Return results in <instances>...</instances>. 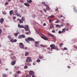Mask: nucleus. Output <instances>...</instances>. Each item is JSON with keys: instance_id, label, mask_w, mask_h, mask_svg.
Here are the masks:
<instances>
[{"instance_id": "obj_1", "label": "nucleus", "mask_w": 77, "mask_h": 77, "mask_svg": "<svg viewBox=\"0 0 77 77\" xmlns=\"http://www.w3.org/2000/svg\"><path fill=\"white\" fill-rule=\"evenodd\" d=\"M27 39H26L25 41L27 43H30V42L29 41H35V40L32 38L28 37L27 38Z\"/></svg>"}, {"instance_id": "obj_2", "label": "nucleus", "mask_w": 77, "mask_h": 77, "mask_svg": "<svg viewBox=\"0 0 77 77\" xmlns=\"http://www.w3.org/2000/svg\"><path fill=\"white\" fill-rule=\"evenodd\" d=\"M29 25H25V27L24 28L26 32H27V31H29V30H30V29H29Z\"/></svg>"}, {"instance_id": "obj_3", "label": "nucleus", "mask_w": 77, "mask_h": 77, "mask_svg": "<svg viewBox=\"0 0 77 77\" xmlns=\"http://www.w3.org/2000/svg\"><path fill=\"white\" fill-rule=\"evenodd\" d=\"M19 45L20 46V48H22V49H23V48H24V45L23 43H20L19 44Z\"/></svg>"}, {"instance_id": "obj_4", "label": "nucleus", "mask_w": 77, "mask_h": 77, "mask_svg": "<svg viewBox=\"0 0 77 77\" xmlns=\"http://www.w3.org/2000/svg\"><path fill=\"white\" fill-rule=\"evenodd\" d=\"M26 62H32V59L30 57H28L26 60Z\"/></svg>"}, {"instance_id": "obj_5", "label": "nucleus", "mask_w": 77, "mask_h": 77, "mask_svg": "<svg viewBox=\"0 0 77 77\" xmlns=\"http://www.w3.org/2000/svg\"><path fill=\"white\" fill-rule=\"evenodd\" d=\"M18 38L19 39H21V38H26V36L24 35H19Z\"/></svg>"}, {"instance_id": "obj_6", "label": "nucleus", "mask_w": 77, "mask_h": 77, "mask_svg": "<svg viewBox=\"0 0 77 77\" xmlns=\"http://www.w3.org/2000/svg\"><path fill=\"white\" fill-rule=\"evenodd\" d=\"M47 35L48 36H50V37L53 38H55V36H54V35H53V34H50V33H48Z\"/></svg>"}, {"instance_id": "obj_7", "label": "nucleus", "mask_w": 77, "mask_h": 77, "mask_svg": "<svg viewBox=\"0 0 77 77\" xmlns=\"http://www.w3.org/2000/svg\"><path fill=\"white\" fill-rule=\"evenodd\" d=\"M29 75H34V74H35V72H33V71L32 70H30L29 72Z\"/></svg>"}, {"instance_id": "obj_8", "label": "nucleus", "mask_w": 77, "mask_h": 77, "mask_svg": "<svg viewBox=\"0 0 77 77\" xmlns=\"http://www.w3.org/2000/svg\"><path fill=\"white\" fill-rule=\"evenodd\" d=\"M50 47H51V49L54 50L55 47V45L54 44H51Z\"/></svg>"}, {"instance_id": "obj_9", "label": "nucleus", "mask_w": 77, "mask_h": 77, "mask_svg": "<svg viewBox=\"0 0 77 77\" xmlns=\"http://www.w3.org/2000/svg\"><path fill=\"white\" fill-rule=\"evenodd\" d=\"M35 46L36 47H39V45L38 44V41L37 42H35Z\"/></svg>"}, {"instance_id": "obj_10", "label": "nucleus", "mask_w": 77, "mask_h": 77, "mask_svg": "<svg viewBox=\"0 0 77 77\" xmlns=\"http://www.w3.org/2000/svg\"><path fill=\"white\" fill-rule=\"evenodd\" d=\"M18 27L19 28H24V26L23 25H21L19 24H18Z\"/></svg>"}, {"instance_id": "obj_11", "label": "nucleus", "mask_w": 77, "mask_h": 77, "mask_svg": "<svg viewBox=\"0 0 77 77\" xmlns=\"http://www.w3.org/2000/svg\"><path fill=\"white\" fill-rule=\"evenodd\" d=\"M24 5L25 6H27V7H30V5L28 4V3H24Z\"/></svg>"}, {"instance_id": "obj_12", "label": "nucleus", "mask_w": 77, "mask_h": 77, "mask_svg": "<svg viewBox=\"0 0 77 77\" xmlns=\"http://www.w3.org/2000/svg\"><path fill=\"white\" fill-rule=\"evenodd\" d=\"M4 21V19L3 18H1L0 19V23H3Z\"/></svg>"}, {"instance_id": "obj_13", "label": "nucleus", "mask_w": 77, "mask_h": 77, "mask_svg": "<svg viewBox=\"0 0 77 77\" xmlns=\"http://www.w3.org/2000/svg\"><path fill=\"white\" fill-rule=\"evenodd\" d=\"M42 39H44L45 40H46V41H47L48 40V38L46 37L42 36Z\"/></svg>"}, {"instance_id": "obj_14", "label": "nucleus", "mask_w": 77, "mask_h": 77, "mask_svg": "<svg viewBox=\"0 0 77 77\" xmlns=\"http://www.w3.org/2000/svg\"><path fill=\"white\" fill-rule=\"evenodd\" d=\"M13 12L14 11L13 10H11L10 11L9 14L10 15H12L13 14Z\"/></svg>"}, {"instance_id": "obj_15", "label": "nucleus", "mask_w": 77, "mask_h": 77, "mask_svg": "<svg viewBox=\"0 0 77 77\" xmlns=\"http://www.w3.org/2000/svg\"><path fill=\"white\" fill-rule=\"evenodd\" d=\"M42 3L43 5L45 6H48V5L45 4V3L44 2H42Z\"/></svg>"}, {"instance_id": "obj_16", "label": "nucleus", "mask_w": 77, "mask_h": 77, "mask_svg": "<svg viewBox=\"0 0 77 77\" xmlns=\"http://www.w3.org/2000/svg\"><path fill=\"white\" fill-rule=\"evenodd\" d=\"M11 60H14V59H16V57L14 56L13 57H11Z\"/></svg>"}, {"instance_id": "obj_17", "label": "nucleus", "mask_w": 77, "mask_h": 77, "mask_svg": "<svg viewBox=\"0 0 77 77\" xmlns=\"http://www.w3.org/2000/svg\"><path fill=\"white\" fill-rule=\"evenodd\" d=\"M15 63H16V62H15V61H12L11 63V65H15Z\"/></svg>"}, {"instance_id": "obj_18", "label": "nucleus", "mask_w": 77, "mask_h": 77, "mask_svg": "<svg viewBox=\"0 0 77 77\" xmlns=\"http://www.w3.org/2000/svg\"><path fill=\"white\" fill-rule=\"evenodd\" d=\"M27 2L28 3H31L32 2V0H27Z\"/></svg>"}, {"instance_id": "obj_19", "label": "nucleus", "mask_w": 77, "mask_h": 77, "mask_svg": "<svg viewBox=\"0 0 77 77\" xmlns=\"http://www.w3.org/2000/svg\"><path fill=\"white\" fill-rule=\"evenodd\" d=\"M54 27V26L53 25V24L51 23V27H50V29H51L52 28H53Z\"/></svg>"}, {"instance_id": "obj_20", "label": "nucleus", "mask_w": 77, "mask_h": 77, "mask_svg": "<svg viewBox=\"0 0 77 77\" xmlns=\"http://www.w3.org/2000/svg\"><path fill=\"white\" fill-rule=\"evenodd\" d=\"M46 10H48L49 11H50V8L48 7V6H46Z\"/></svg>"}, {"instance_id": "obj_21", "label": "nucleus", "mask_w": 77, "mask_h": 77, "mask_svg": "<svg viewBox=\"0 0 77 77\" xmlns=\"http://www.w3.org/2000/svg\"><path fill=\"white\" fill-rule=\"evenodd\" d=\"M21 20L23 21H25V17H22Z\"/></svg>"}, {"instance_id": "obj_22", "label": "nucleus", "mask_w": 77, "mask_h": 77, "mask_svg": "<svg viewBox=\"0 0 77 77\" xmlns=\"http://www.w3.org/2000/svg\"><path fill=\"white\" fill-rule=\"evenodd\" d=\"M29 53L28 52H26L25 54V56H27L28 55H29Z\"/></svg>"}, {"instance_id": "obj_23", "label": "nucleus", "mask_w": 77, "mask_h": 77, "mask_svg": "<svg viewBox=\"0 0 77 77\" xmlns=\"http://www.w3.org/2000/svg\"><path fill=\"white\" fill-rule=\"evenodd\" d=\"M49 18H54V16L53 15H52L50 16Z\"/></svg>"}, {"instance_id": "obj_24", "label": "nucleus", "mask_w": 77, "mask_h": 77, "mask_svg": "<svg viewBox=\"0 0 77 77\" xmlns=\"http://www.w3.org/2000/svg\"><path fill=\"white\" fill-rule=\"evenodd\" d=\"M3 77H6V74H3L2 75Z\"/></svg>"}, {"instance_id": "obj_25", "label": "nucleus", "mask_w": 77, "mask_h": 77, "mask_svg": "<svg viewBox=\"0 0 77 77\" xmlns=\"http://www.w3.org/2000/svg\"><path fill=\"white\" fill-rule=\"evenodd\" d=\"M14 12L15 14V15H17V10H15L14 11Z\"/></svg>"}, {"instance_id": "obj_26", "label": "nucleus", "mask_w": 77, "mask_h": 77, "mask_svg": "<svg viewBox=\"0 0 77 77\" xmlns=\"http://www.w3.org/2000/svg\"><path fill=\"white\" fill-rule=\"evenodd\" d=\"M17 73V74H21V71L20 70L17 71L16 72Z\"/></svg>"}, {"instance_id": "obj_27", "label": "nucleus", "mask_w": 77, "mask_h": 77, "mask_svg": "<svg viewBox=\"0 0 77 77\" xmlns=\"http://www.w3.org/2000/svg\"><path fill=\"white\" fill-rule=\"evenodd\" d=\"M14 68L15 69H18V66H15Z\"/></svg>"}, {"instance_id": "obj_28", "label": "nucleus", "mask_w": 77, "mask_h": 77, "mask_svg": "<svg viewBox=\"0 0 77 77\" xmlns=\"http://www.w3.org/2000/svg\"><path fill=\"white\" fill-rule=\"evenodd\" d=\"M65 31H66L65 29V28L63 29H62V32H65Z\"/></svg>"}, {"instance_id": "obj_29", "label": "nucleus", "mask_w": 77, "mask_h": 77, "mask_svg": "<svg viewBox=\"0 0 77 77\" xmlns=\"http://www.w3.org/2000/svg\"><path fill=\"white\" fill-rule=\"evenodd\" d=\"M19 23H23V21H22V20H21L20 19Z\"/></svg>"}, {"instance_id": "obj_30", "label": "nucleus", "mask_w": 77, "mask_h": 77, "mask_svg": "<svg viewBox=\"0 0 77 77\" xmlns=\"http://www.w3.org/2000/svg\"><path fill=\"white\" fill-rule=\"evenodd\" d=\"M26 65H28V66H31V64L28 63L26 64Z\"/></svg>"}, {"instance_id": "obj_31", "label": "nucleus", "mask_w": 77, "mask_h": 77, "mask_svg": "<svg viewBox=\"0 0 77 77\" xmlns=\"http://www.w3.org/2000/svg\"><path fill=\"white\" fill-rule=\"evenodd\" d=\"M8 4L9 3H8L7 2H6L5 4V6H7V5H8Z\"/></svg>"}, {"instance_id": "obj_32", "label": "nucleus", "mask_w": 77, "mask_h": 77, "mask_svg": "<svg viewBox=\"0 0 77 77\" xmlns=\"http://www.w3.org/2000/svg\"><path fill=\"white\" fill-rule=\"evenodd\" d=\"M36 62L38 63H39V62H41V60L39 59H38L37 60Z\"/></svg>"}, {"instance_id": "obj_33", "label": "nucleus", "mask_w": 77, "mask_h": 77, "mask_svg": "<svg viewBox=\"0 0 77 77\" xmlns=\"http://www.w3.org/2000/svg\"><path fill=\"white\" fill-rule=\"evenodd\" d=\"M3 14H4V15H6V13L5 12V11H4L3 12H2Z\"/></svg>"}, {"instance_id": "obj_34", "label": "nucleus", "mask_w": 77, "mask_h": 77, "mask_svg": "<svg viewBox=\"0 0 77 77\" xmlns=\"http://www.w3.org/2000/svg\"><path fill=\"white\" fill-rule=\"evenodd\" d=\"M54 49L58 51L59 50V49H58V48H57V47H56L55 48H54Z\"/></svg>"}, {"instance_id": "obj_35", "label": "nucleus", "mask_w": 77, "mask_h": 77, "mask_svg": "<svg viewBox=\"0 0 77 77\" xmlns=\"http://www.w3.org/2000/svg\"><path fill=\"white\" fill-rule=\"evenodd\" d=\"M11 42H14V39L12 38L11 39Z\"/></svg>"}, {"instance_id": "obj_36", "label": "nucleus", "mask_w": 77, "mask_h": 77, "mask_svg": "<svg viewBox=\"0 0 77 77\" xmlns=\"http://www.w3.org/2000/svg\"><path fill=\"white\" fill-rule=\"evenodd\" d=\"M62 33V31H58V33H59V34H61V33Z\"/></svg>"}, {"instance_id": "obj_37", "label": "nucleus", "mask_w": 77, "mask_h": 77, "mask_svg": "<svg viewBox=\"0 0 77 77\" xmlns=\"http://www.w3.org/2000/svg\"><path fill=\"white\" fill-rule=\"evenodd\" d=\"M59 21H60L58 20H57V21H55V23H59Z\"/></svg>"}, {"instance_id": "obj_38", "label": "nucleus", "mask_w": 77, "mask_h": 77, "mask_svg": "<svg viewBox=\"0 0 77 77\" xmlns=\"http://www.w3.org/2000/svg\"><path fill=\"white\" fill-rule=\"evenodd\" d=\"M39 58L40 59H43V58H44V57H43V56L39 57Z\"/></svg>"}, {"instance_id": "obj_39", "label": "nucleus", "mask_w": 77, "mask_h": 77, "mask_svg": "<svg viewBox=\"0 0 77 77\" xmlns=\"http://www.w3.org/2000/svg\"><path fill=\"white\" fill-rule=\"evenodd\" d=\"M28 68V66H25L24 67V69H27Z\"/></svg>"}, {"instance_id": "obj_40", "label": "nucleus", "mask_w": 77, "mask_h": 77, "mask_svg": "<svg viewBox=\"0 0 77 77\" xmlns=\"http://www.w3.org/2000/svg\"><path fill=\"white\" fill-rule=\"evenodd\" d=\"M17 17H22L21 15H20L19 14H17Z\"/></svg>"}, {"instance_id": "obj_41", "label": "nucleus", "mask_w": 77, "mask_h": 77, "mask_svg": "<svg viewBox=\"0 0 77 77\" xmlns=\"http://www.w3.org/2000/svg\"><path fill=\"white\" fill-rule=\"evenodd\" d=\"M14 35L15 36H18V33H15L14 34Z\"/></svg>"}, {"instance_id": "obj_42", "label": "nucleus", "mask_w": 77, "mask_h": 77, "mask_svg": "<svg viewBox=\"0 0 77 77\" xmlns=\"http://www.w3.org/2000/svg\"><path fill=\"white\" fill-rule=\"evenodd\" d=\"M8 38L9 39H11V36L9 35L8 36Z\"/></svg>"}, {"instance_id": "obj_43", "label": "nucleus", "mask_w": 77, "mask_h": 77, "mask_svg": "<svg viewBox=\"0 0 77 77\" xmlns=\"http://www.w3.org/2000/svg\"><path fill=\"white\" fill-rule=\"evenodd\" d=\"M66 24L68 26H70V24H69V23H66Z\"/></svg>"}, {"instance_id": "obj_44", "label": "nucleus", "mask_w": 77, "mask_h": 77, "mask_svg": "<svg viewBox=\"0 0 77 77\" xmlns=\"http://www.w3.org/2000/svg\"><path fill=\"white\" fill-rule=\"evenodd\" d=\"M62 45H63V43H61L60 44V47H62Z\"/></svg>"}, {"instance_id": "obj_45", "label": "nucleus", "mask_w": 77, "mask_h": 77, "mask_svg": "<svg viewBox=\"0 0 77 77\" xmlns=\"http://www.w3.org/2000/svg\"><path fill=\"white\" fill-rule=\"evenodd\" d=\"M17 40L16 39H15L14 40V42H17Z\"/></svg>"}, {"instance_id": "obj_46", "label": "nucleus", "mask_w": 77, "mask_h": 77, "mask_svg": "<svg viewBox=\"0 0 77 77\" xmlns=\"http://www.w3.org/2000/svg\"><path fill=\"white\" fill-rule=\"evenodd\" d=\"M49 21L50 23H51V22L52 21V20H51V19H50L49 20Z\"/></svg>"}, {"instance_id": "obj_47", "label": "nucleus", "mask_w": 77, "mask_h": 77, "mask_svg": "<svg viewBox=\"0 0 77 77\" xmlns=\"http://www.w3.org/2000/svg\"><path fill=\"white\" fill-rule=\"evenodd\" d=\"M43 11H44L45 12H47V11L46 10V9H43Z\"/></svg>"}, {"instance_id": "obj_48", "label": "nucleus", "mask_w": 77, "mask_h": 77, "mask_svg": "<svg viewBox=\"0 0 77 77\" xmlns=\"http://www.w3.org/2000/svg\"><path fill=\"white\" fill-rule=\"evenodd\" d=\"M0 33H2V30L1 29H0Z\"/></svg>"}, {"instance_id": "obj_49", "label": "nucleus", "mask_w": 77, "mask_h": 77, "mask_svg": "<svg viewBox=\"0 0 77 77\" xmlns=\"http://www.w3.org/2000/svg\"><path fill=\"white\" fill-rule=\"evenodd\" d=\"M63 49L64 50H67V49L66 47H64Z\"/></svg>"}, {"instance_id": "obj_50", "label": "nucleus", "mask_w": 77, "mask_h": 77, "mask_svg": "<svg viewBox=\"0 0 77 77\" xmlns=\"http://www.w3.org/2000/svg\"><path fill=\"white\" fill-rule=\"evenodd\" d=\"M74 11L75 12H77V10L75 9V8H74Z\"/></svg>"}, {"instance_id": "obj_51", "label": "nucleus", "mask_w": 77, "mask_h": 77, "mask_svg": "<svg viewBox=\"0 0 77 77\" xmlns=\"http://www.w3.org/2000/svg\"><path fill=\"white\" fill-rule=\"evenodd\" d=\"M14 76L15 77H17L18 76V75H17V74H16L14 75Z\"/></svg>"}, {"instance_id": "obj_52", "label": "nucleus", "mask_w": 77, "mask_h": 77, "mask_svg": "<svg viewBox=\"0 0 77 77\" xmlns=\"http://www.w3.org/2000/svg\"><path fill=\"white\" fill-rule=\"evenodd\" d=\"M40 46L44 48V46L42 45H41Z\"/></svg>"}, {"instance_id": "obj_53", "label": "nucleus", "mask_w": 77, "mask_h": 77, "mask_svg": "<svg viewBox=\"0 0 77 77\" xmlns=\"http://www.w3.org/2000/svg\"><path fill=\"white\" fill-rule=\"evenodd\" d=\"M26 35H29V32H26Z\"/></svg>"}, {"instance_id": "obj_54", "label": "nucleus", "mask_w": 77, "mask_h": 77, "mask_svg": "<svg viewBox=\"0 0 77 77\" xmlns=\"http://www.w3.org/2000/svg\"><path fill=\"white\" fill-rule=\"evenodd\" d=\"M15 19H16L15 17L14 16L13 17V19L14 20H15Z\"/></svg>"}, {"instance_id": "obj_55", "label": "nucleus", "mask_w": 77, "mask_h": 77, "mask_svg": "<svg viewBox=\"0 0 77 77\" xmlns=\"http://www.w3.org/2000/svg\"><path fill=\"white\" fill-rule=\"evenodd\" d=\"M52 33H55V31H54V30H53L52 31Z\"/></svg>"}, {"instance_id": "obj_56", "label": "nucleus", "mask_w": 77, "mask_h": 77, "mask_svg": "<svg viewBox=\"0 0 77 77\" xmlns=\"http://www.w3.org/2000/svg\"><path fill=\"white\" fill-rule=\"evenodd\" d=\"M32 17L33 18H35V15H32Z\"/></svg>"}, {"instance_id": "obj_57", "label": "nucleus", "mask_w": 77, "mask_h": 77, "mask_svg": "<svg viewBox=\"0 0 77 77\" xmlns=\"http://www.w3.org/2000/svg\"><path fill=\"white\" fill-rule=\"evenodd\" d=\"M26 77H30V76H29V75H26Z\"/></svg>"}, {"instance_id": "obj_58", "label": "nucleus", "mask_w": 77, "mask_h": 77, "mask_svg": "<svg viewBox=\"0 0 77 77\" xmlns=\"http://www.w3.org/2000/svg\"><path fill=\"white\" fill-rule=\"evenodd\" d=\"M59 25L57 24L56 25V27H59Z\"/></svg>"}, {"instance_id": "obj_59", "label": "nucleus", "mask_w": 77, "mask_h": 77, "mask_svg": "<svg viewBox=\"0 0 77 77\" xmlns=\"http://www.w3.org/2000/svg\"><path fill=\"white\" fill-rule=\"evenodd\" d=\"M46 26V23H44L43 24V26Z\"/></svg>"}, {"instance_id": "obj_60", "label": "nucleus", "mask_w": 77, "mask_h": 77, "mask_svg": "<svg viewBox=\"0 0 77 77\" xmlns=\"http://www.w3.org/2000/svg\"><path fill=\"white\" fill-rule=\"evenodd\" d=\"M58 11V8H57L56 9H55V11Z\"/></svg>"}, {"instance_id": "obj_61", "label": "nucleus", "mask_w": 77, "mask_h": 77, "mask_svg": "<svg viewBox=\"0 0 77 77\" xmlns=\"http://www.w3.org/2000/svg\"><path fill=\"white\" fill-rule=\"evenodd\" d=\"M11 56H14V54H13V53H11Z\"/></svg>"}, {"instance_id": "obj_62", "label": "nucleus", "mask_w": 77, "mask_h": 77, "mask_svg": "<svg viewBox=\"0 0 77 77\" xmlns=\"http://www.w3.org/2000/svg\"><path fill=\"white\" fill-rule=\"evenodd\" d=\"M33 65H36V63H33Z\"/></svg>"}, {"instance_id": "obj_63", "label": "nucleus", "mask_w": 77, "mask_h": 77, "mask_svg": "<svg viewBox=\"0 0 77 77\" xmlns=\"http://www.w3.org/2000/svg\"><path fill=\"white\" fill-rule=\"evenodd\" d=\"M20 19L18 18L17 19V21H20Z\"/></svg>"}, {"instance_id": "obj_64", "label": "nucleus", "mask_w": 77, "mask_h": 77, "mask_svg": "<svg viewBox=\"0 0 77 77\" xmlns=\"http://www.w3.org/2000/svg\"><path fill=\"white\" fill-rule=\"evenodd\" d=\"M68 68L69 69H70L71 67H70V66H67Z\"/></svg>"}]
</instances>
